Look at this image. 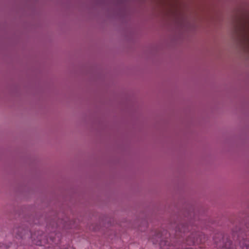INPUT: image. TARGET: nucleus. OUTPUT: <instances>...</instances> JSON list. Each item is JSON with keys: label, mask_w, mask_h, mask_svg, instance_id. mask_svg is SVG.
I'll return each mask as SVG.
<instances>
[{"label": "nucleus", "mask_w": 249, "mask_h": 249, "mask_svg": "<svg viewBox=\"0 0 249 249\" xmlns=\"http://www.w3.org/2000/svg\"><path fill=\"white\" fill-rule=\"evenodd\" d=\"M179 242L180 240L177 243L173 245V244H170L167 240H161L160 245L162 249H183V248L187 249L190 248L192 246L194 245L196 243H197V241L195 239L194 234H192L191 236L187 237L185 241L181 245V249H180Z\"/></svg>", "instance_id": "nucleus-1"}, {"label": "nucleus", "mask_w": 249, "mask_h": 249, "mask_svg": "<svg viewBox=\"0 0 249 249\" xmlns=\"http://www.w3.org/2000/svg\"><path fill=\"white\" fill-rule=\"evenodd\" d=\"M156 236V237H159V236L160 237V234H158Z\"/></svg>", "instance_id": "nucleus-7"}, {"label": "nucleus", "mask_w": 249, "mask_h": 249, "mask_svg": "<svg viewBox=\"0 0 249 249\" xmlns=\"http://www.w3.org/2000/svg\"><path fill=\"white\" fill-rule=\"evenodd\" d=\"M7 248V246L4 244H0V249H6Z\"/></svg>", "instance_id": "nucleus-6"}, {"label": "nucleus", "mask_w": 249, "mask_h": 249, "mask_svg": "<svg viewBox=\"0 0 249 249\" xmlns=\"http://www.w3.org/2000/svg\"><path fill=\"white\" fill-rule=\"evenodd\" d=\"M218 236L222 238V240H220L219 242L216 240V236L214 238V242L219 249H234L230 240L227 239L225 242L224 238L222 234H218ZM235 249H249V240L243 239L242 241H240L239 247H236Z\"/></svg>", "instance_id": "nucleus-2"}, {"label": "nucleus", "mask_w": 249, "mask_h": 249, "mask_svg": "<svg viewBox=\"0 0 249 249\" xmlns=\"http://www.w3.org/2000/svg\"><path fill=\"white\" fill-rule=\"evenodd\" d=\"M45 235L44 234H42L40 232H38L37 233H35L31 235V238L32 239L33 243L37 246H44L47 242L51 244L57 245L60 241V238L58 236L57 237H53L52 235L50 237L49 239H45Z\"/></svg>", "instance_id": "nucleus-3"}, {"label": "nucleus", "mask_w": 249, "mask_h": 249, "mask_svg": "<svg viewBox=\"0 0 249 249\" xmlns=\"http://www.w3.org/2000/svg\"><path fill=\"white\" fill-rule=\"evenodd\" d=\"M181 228H180V226H178V229L176 231V238L177 239H179L180 236L182 237V233H185L186 230V227L184 225H181Z\"/></svg>", "instance_id": "nucleus-4"}, {"label": "nucleus", "mask_w": 249, "mask_h": 249, "mask_svg": "<svg viewBox=\"0 0 249 249\" xmlns=\"http://www.w3.org/2000/svg\"><path fill=\"white\" fill-rule=\"evenodd\" d=\"M22 231H23L24 233L27 232V231L26 230H23V229H21L20 228L18 230V233H17V237H20L21 238H25L24 237V235H23L22 234Z\"/></svg>", "instance_id": "nucleus-5"}]
</instances>
